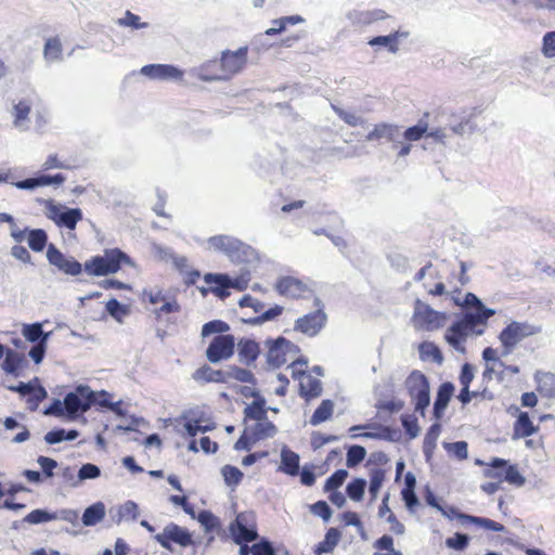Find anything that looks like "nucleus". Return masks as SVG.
<instances>
[{
  "mask_svg": "<svg viewBox=\"0 0 555 555\" xmlns=\"http://www.w3.org/2000/svg\"><path fill=\"white\" fill-rule=\"evenodd\" d=\"M133 266L132 259L119 248H107L103 255H96L83 264L85 272L90 276H106L117 273L121 268Z\"/></svg>",
  "mask_w": 555,
  "mask_h": 555,
  "instance_id": "f257e3e1",
  "label": "nucleus"
},
{
  "mask_svg": "<svg viewBox=\"0 0 555 555\" xmlns=\"http://www.w3.org/2000/svg\"><path fill=\"white\" fill-rule=\"evenodd\" d=\"M486 324L482 323V318L473 315L472 312H466L463 318L454 322L446 332L444 339L455 350L464 352V344L470 335H481L485 332Z\"/></svg>",
  "mask_w": 555,
  "mask_h": 555,
  "instance_id": "f03ea898",
  "label": "nucleus"
},
{
  "mask_svg": "<svg viewBox=\"0 0 555 555\" xmlns=\"http://www.w3.org/2000/svg\"><path fill=\"white\" fill-rule=\"evenodd\" d=\"M542 328L528 322L512 321L499 334L502 346V354L507 356L514 351L516 346L525 338L541 333Z\"/></svg>",
  "mask_w": 555,
  "mask_h": 555,
  "instance_id": "7ed1b4c3",
  "label": "nucleus"
},
{
  "mask_svg": "<svg viewBox=\"0 0 555 555\" xmlns=\"http://www.w3.org/2000/svg\"><path fill=\"white\" fill-rule=\"evenodd\" d=\"M449 319L448 313L434 310L421 299L414 301L412 324L420 331L433 332L442 328Z\"/></svg>",
  "mask_w": 555,
  "mask_h": 555,
  "instance_id": "20e7f679",
  "label": "nucleus"
},
{
  "mask_svg": "<svg viewBox=\"0 0 555 555\" xmlns=\"http://www.w3.org/2000/svg\"><path fill=\"white\" fill-rule=\"evenodd\" d=\"M406 388L414 402V409L423 413L429 405V384L426 376L420 371H413L406 378Z\"/></svg>",
  "mask_w": 555,
  "mask_h": 555,
  "instance_id": "39448f33",
  "label": "nucleus"
},
{
  "mask_svg": "<svg viewBox=\"0 0 555 555\" xmlns=\"http://www.w3.org/2000/svg\"><path fill=\"white\" fill-rule=\"evenodd\" d=\"M154 539L162 547L168 551H172L173 543L181 547H188L193 544L191 532L175 522L168 524Z\"/></svg>",
  "mask_w": 555,
  "mask_h": 555,
  "instance_id": "423d86ee",
  "label": "nucleus"
},
{
  "mask_svg": "<svg viewBox=\"0 0 555 555\" xmlns=\"http://www.w3.org/2000/svg\"><path fill=\"white\" fill-rule=\"evenodd\" d=\"M229 531L236 544L257 540L258 532L253 513H240L230 524Z\"/></svg>",
  "mask_w": 555,
  "mask_h": 555,
  "instance_id": "0eeeda50",
  "label": "nucleus"
},
{
  "mask_svg": "<svg viewBox=\"0 0 555 555\" xmlns=\"http://www.w3.org/2000/svg\"><path fill=\"white\" fill-rule=\"evenodd\" d=\"M235 338L231 334L215 336L205 352L210 363H219L231 359L235 352Z\"/></svg>",
  "mask_w": 555,
  "mask_h": 555,
  "instance_id": "6e6552de",
  "label": "nucleus"
},
{
  "mask_svg": "<svg viewBox=\"0 0 555 555\" xmlns=\"http://www.w3.org/2000/svg\"><path fill=\"white\" fill-rule=\"evenodd\" d=\"M46 216L57 227H65L74 230L77 223L82 220V211L79 208H68L62 211V206L55 204L52 199L46 201Z\"/></svg>",
  "mask_w": 555,
  "mask_h": 555,
  "instance_id": "1a4fd4ad",
  "label": "nucleus"
},
{
  "mask_svg": "<svg viewBox=\"0 0 555 555\" xmlns=\"http://www.w3.org/2000/svg\"><path fill=\"white\" fill-rule=\"evenodd\" d=\"M94 403L93 390L88 386H78L75 391L64 398L65 411L69 416L87 412Z\"/></svg>",
  "mask_w": 555,
  "mask_h": 555,
  "instance_id": "9d476101",
  "label": "nucleus"
},
{
  "mask_svg": "<svg viewBox=\"0 0 555 555\" xmlns=\"http://www.w3.org/2000/svg\"><path fill=\"white\" fill-rule=\"evenodd\" d=\"M47 258L52 266L67 275L77 276L82 272L83 266L78 260L65 256L52 244L48 247Z\"/></svg>",
  "mask_w": 555,
  "mask_h": 555,
  "instance_id": "9b49d317",
  "label": "nucleus"
},
{
  "mask_svg": "<svg viewBox=\"0 0 555 555\" xmlns=\"http://www.w3.org/2000/svg\"><path fill=\"white\" fill-rule=\"evenodd\" d=\"M8 389L20 393L23 397L28 396L27 404L28 409L31 411H35L39 403L47 397V391L41 385H39V379L37 377L29 383L20 382L15 386H8Z\"/></svg>",
  "mask_w": 555,
  "mask_h": 555,
  "instance_id": "f8f14e48",
  "label": "nucleus"
},
{
  "mask_svg": "<svg viewBox=\"0 0 555 555\" xmlns=\"http://www.w3.org/2000/svg\"><path fill=\"white\" fill-rule=\"evenodd\" d=\"M184 429L188 436L194 438L198 433L211 431L216 428V423L204 412L190 411L183 415Z\"/></svg>",
  "mask_w": 555,
  "mask_h": 555,
  "instance_id": "ddd939ff",
  "label": "nucleus"
},
{
  "mask_svg": "<svg viewBox=\"0 0 555 555\" xmlns=\"http://www.w3.org/2000/svg\"><path fill=\"white\" fill-rule=\"evenodd\" d=\"M247 47H242L236 51L227 50L221 53L220 61L228 79L232 78L245 67L247 63Z\"/></svg>",
  "mask_w": 555,
  "mask_h": 555,
  "instance_id": "4468645a",
  "label": "nucleus"
},
{
  "mask_svg": "<svg viewBox=\"0 0 555 555\" xmlns=\"http://www.w3.org/2000/svg\"><path fill=\"white\" fill-rule=\"evenodd\" d=\"M326 315L321 310L308 313L295 322V330L310 337L315 336L324 326Z\"/></svg>",
  "mask_w": 555,
  "mask_h": 555,
  "instance_id": "2eb2a0df",
  "label": "nucleus"
},
{
  "mask_svg": "<svg viewBox=\"0 0 555 555\" xmlns=\"http://www.w3.org/2000/svg\"><path fill=\"white\" fill-rule=\"evenodd\" d=\"M275 291L284 297L300 298L308 291L307 285L299 279L282 276L276 281Z\"/></svg>",
  "mask_w": 555,
  "mask_h": 555,
  "instance_id": "dca6fc26",
  "label": "nucleus"
},
{
  "mask_svg": "<svg viewBox=\"0 0 555 555\" xmlns=\"http://www.w3.org/2000/svg\"><path fill=\"white\" fill-rule=\"evenodd\" d=\"M141 73L153 79H180L182 72L177 67L167 64H151L142 67Z\"/></svg>",
  "mask_w": 555,
  "mask_h": 555,
  "instance_id": "f3484780",
  "label": "nucleus"
},
{
  "mask_svg": "<svg viewBox=\"0 0 555 555\" xmlns=\"http://www.w3.org/2000/svg\"><path fill=\"white\" fill-rule=\"evenodd\" d=\"M388 18V14L380 9L367 10V11H353L349 15V20L354 27H365L375 22L384 21Z\"/></svg>",
  "mask_w": 555,
  "mask_h": 555,
  "instance_id": "a211bd4d",
  "label": "nucleus"
},
{
  "mask_svg": "<svg viewBox=\"0 0 555 555\" xmlns=\"http://www.w3.org/2000/svg\"><path fill=\"white\" fill-rule=\"evenodd\" d=\"M65 181V176L62 173H56L53 176L41 175L35 178H28L25 180L17 181L15 183L16 188L21 190H33L37 186H44L50 184L61 185Z\"/></svg>",
  "mask_w": 555,
  "mask_h": 555,
  "instance_id": "6ab92c4d",
  "label": "nucleus"
},
{
  "mask_svg": "<svg viewBox=\"0 0 555 555\" xmlns=\"http://www.w3.org/2000/svg\"><path fill=\"white\" fill-rule=\"evenodd\" d=\"M299 392L302 398L310 400L322 393V383L309 373H301L299 376Z\"/></svg>",
  "mask_w": 555,
  "mask_h": 555,
  "instance_id": "aec40b11",
  "label": "nucleus"
},
{
  "mask_svg": "<svg viewBox=\"0 0 555 555\" xmlns=\"http://www.w3.org/2000/svg\"><path fill=\"white\" fill-rule=\"evenodd\" d=\"M192 378L197 383H218L227 384L225 371L215 370L208 364H203L192 374Z\"/></svg>",
  "mask_w": 555,
  "mask_h": 555,
  "instance_id": "412c9836",
  "label": "nucleus"
},
{
  "mask_svg": "<svg viewBox=\"0 0 555 555\" xmlns=\"http://www.w3.org/2000/svg\"><path fill=\"white\" fill-rule=\"evenodd\" d=\"M240 361L246 365L254 363L260 354L259 344L250 338H241L237 343Z\"/></svg>",
  "mask_w": 555,
  "mask_h": 555,
  "instance_id": "4be33fe9",
  "label": "nucleus"
},
{
  "mask_svg": "<svg viewBox=\"0 0 555 555\" xmlns=\"http://www.w3.org/2000/svg\"><path fill=\"white\" fill-rule=\"evenodd\" d=\"M455 517L462 525H476L485 530L495 532H503L505 530V527L502 524L489 518L473 516L464 513H455Z\"/></svg>",
  "mask_w": 555,
  "mask_h": 555,
  "instance_id": "5701e85b",
  "label": "nucleus"
},
{
  "mask_svg": "<svg viewBox=\"0 0 555 555\" xmlns=\"http://www.w3.org/2000/svg\"><path fill=\"white\" fill-rule=\"evenodd\" d=\"M198 77L205 81L228 79L220 59L210 60L201 65L198 68Z\"/></svg>",
  "mask_w": 555,
  "mask_h": 555,
  "instance_id": "b1692460",
  "label": "nucleus"
},
{
  "mask_svg": "<svg viewBox=\"0 0 555 555\" xmlns=\"http://www.w3.org/2000/svg\"><path fill=\"white\" fill-rule=\"evenodd\" d=\"M399 134V127L396 125L379 122L365 135L369 142H378L383 139L387 141H395Z\"/></svg>",
  "mask_w": 555,
  "mask_h": 555,
  "instance_id": "393cba45",
  "label": "nucleus"
},
{
  "mask_svg": "<svg viewBox=\"0 0 555 555\" xmlns=\"http://www.w3.org/2000/svg\"><path fill=\"white\" fill-rule=\"evenodd\" d=\"M205 282L209 285L210 292L219 298H225L230 295L229 288L233 285L225 274L207 273L204 276Z\"/></svg>",
  "mask_w": 555,
  "mask_h": 555,
  "instance_id": "a878e982",
  "label": "nucleus"
},
{
  "mask_svg": "<svg viewBox=\"0 0 555 555\" xmlns=\"http://www.w3.org/2000/svg\"><path fill=\"white\" fill-rule=\"evenodd\" d=\"M255 422L254 425L245 428L251 435L254 441H260L275 436L278 429L271 421L263 418Z\"/></svg>",
  "mask_w": 555,
  "mask_h": 555,
  "instance_id": "bb28decb",
  "label": "nucleus"
},
{
  "mask_svg": "<svg viewBox=\"0 0 555 555\" xmlns=\"http://www.w3.org/2000/svg\"><path fill=\"white\" fill-rule=\"evenodd\" d=\"M299 462V455L287 447H284L281 450V464L279 470L289 476H297L300 468Z\"/></svg>",
  "mask_w": 555,
  "mask_h": 555,
  "instance_id": "cd10ccee",
  "label": "nucleus"
},
{
  "mask_svg": "<svg viewBox=\"0 0 555 555\" xmlns=\"http://www.w3.org/2000/svg\"><path fill=\"white\" fill-rule=\"evenodd\" d=\"M2 362V370L14 376H18L25 364V357L12 349H7Z\"/></svg>",
  "mask_w": 555,
  "mask_h": 555,
  "instance_id": "c85d7f7f",
  "label": "nucleus"
},
{
  "mask_svg": "<svg viewBox=\"0 0 555 555\" xmlns=\"http://www.w3.org/2000/svg\"><path fill=\"white\" fill-rule=\"evenodd\" d=\"M341 533L337 528H330L326 531L324 539L314 546V555H324L332 553L339 543Z\"/></svg>",
  "mask_w": 555,
  "mask_h": 555,
  "instance_id": "c756f323",
  "label": "nucleus"
},
{
  "mask_svg": "<svg viewBox=\"0 0 555 555\" xmlns=\"http://www.w3.org/2000/svg\"><path fill=\"white\" fill-rule=\"evenodd\" d=\"M537 390L548 398L555 397V374L551 372H537L534 375Z\"/></svg>",
  "mask_w": 555,
  "mask_h": 555,
  "instance_id": "7c9ffc66",
  "label": "nucleus"
},
{
  "mask_svg": "<svg viewBox=\"0 0 555 555\" xmlns=\"http://www.w3.org/2000/svg\"><path fill=\"white\" fill-rule=\"evenodd\" d=\"M454 387L451 383H443L437 392L434 403V413L436 417H440L453 395Z\"/></svg>",
  "mask_w": 555,
  "mask_h": 555,
  "instance_id": "2f4dec72",
  "label": "nucleus"
},
{
  "mask_svg": "<svg viewBox=\"0 0 555 555\" xmlns=\"http://www.w3.org/2000/svg\"><path fill=\"white\" fill-rule=\"evenodd\" d=\"M537 430L533 422L527 412H520L514 423V437L526 438L532 436Z\"/></svg>",
  "mask_w": 555,
  "mask_h": 555,
  "instance_id": "473e14b6",
  "label": "nucleus"
},
{
  "mask_svg": "<svg viewBox=\"0 0 555 555\" xmlns=\"http://www.w3.org/2000/svg\"><path fill=\"white\" fill-rule=\"evenodd\" d=\"M263 418H268L266 400L262 397H257L244 409V420L260 421Z\"/></svg>",
  "mask_w": 555,
  "mask_h": 555,
  "instance_id": "72a5a7b5",
  "label": "nucleus"
},
{
  "mask_svg": "<svg viewBox=\"0 0 555 555\" xmlns=\"http://www.w3.org/2000/svg\"><path fill=\"white\" fill-rule=\"evenodd\" d=\"M465 305L472 306L476 309L475 313H472L473 315H479L482 318V323L487 325V321L495 314V311L493 309L487 308L479 298L473 294L467 293L465 296Z\"/></svg>",
  "mask_w": 555,
  "mask_h": 555,
  "instance_id": "f704fd0d",
  "label": "nucleus"
},
{
  "mask_svg": "<svg viewBox=\"0 0 555 555\" xmlns=\"http://www.w3.org/2000/svg\"><path fill=\"white\" fill-rule=\"evenodd\" d=\"M418 352L422 360H431L437 364L443 362V356L439 347L433 341H423L418 346Z\"/></svg>",
  "mask_w": 555,
  "mask_h": 555,
  "instance_id": "c9c22d12",
  "label": "nucleus"
},
{
  "mask_svg": "<svg viewBox=\"0 0 555 555\" xmlns=\"http://www.w3.org/2000/svg\"><path fill=\"white\" fill-rule=\"evenodd\" d=\"M334 412V403L330 399L323 400L310 417V424L315 426L328 421Z\"/></svg>",
  "mask_w": 555,
  "mask_h": 555,
  "instance_id": "e433bc0d",
  "label": "nucleus"
},
{
  "mask_svg": "<svg viewBox=\"0 0 555 555\" xmlns=\"http://www.w3.org/2000/svg\"><path fill=\"white\" fill-rule=\"evenodd\" d=\"M105 516V507L101 502L94 503L87 507L82 514V522L85 526H94Z\"/></svg>",
  "mask_w": 555,
  "mask_h": 555,
  "instance_id": "4c0bfd02",
  "label": "nucleus"
},
{
  "mask_svg": "<svg viewBox=\"0 0 555 555\" xmlns=\"http://www.w3.org/2000/svg\"><path fill=\"white\" fill-rule=\"evenodd\" d=\"M22 334L26 340L30 343H47L49 334L43 333L41 323H33V324H24L22 328Z\"/></svg>",
  "mask_w": 555,
  "mask_h": 555,
  "instance_id": "58836bf2",
  "label": "nucleus"
},
{
  "mask_svg": "<svg viewBox=\"0 0 555 555\" xmlns=\"http://www.w3.org/2000/svg\"><path fill=\"white\" fill-rule=\"evenodd\" d=\"M370 476V486L369 491L372 496V500L377 498V494L386 479V470L382 467H373L369 472Z\"/></svg>",
  "mask_w": 555,
  "mask_h": 555,
  "instance_id": "ea45409f",
  "label": "nucleus"
},
{
  "mask_svg": "<svg viewBox=\"0 0 555 555\" xmlns=\"http://www.w3.org/2000/svg\"><path fill=\"white\" fill-rule=\"evenodd\" d=\"M505 466L506 460L494 457L490 463L487 464V468L483 470V475L489 479L503 482Z\"/></svg>",
  "mask_w": 555,
  "mask_h": 555,
  "instance_id": "a19ab883",
  "label": "nucleus"
},
{
  "mask_svg": "<svg viewBox=\"0 0 555 555\" xmlns=\"http://www.w3.org/2000/svg\"><path fill=\"white\" fill-rule=\"evenodd\" d=\"M374 555H403L393 546V539L388 534H384L377 539L374 544Z\"/></svg>",
  "mask_w": 555,
  "mask_h": 555,
  "instance_id": "79ce46f5",
  "label": "nucleus"
},
{
  "mask_svg": "<svg viewBox=\"0 0 555 555\" xmlns=\"http://www.w3.org/2000/svg\"><path fill=\"white\" fill-rule=\"evenodd\" d=\"M227 374V383L230 380H236L240 383H247V384H254L255 377L251 371L240 367L237 365H231L228 371H225Z\"/></svg>",
  "mask_w": 555,
  "mask_h": 555,
  "instance_id": "37998d69",
  "label": "nucleus"
},
{
  "mask_svg": "<svg viewBox=\"0 0 555 555\" xmlns=\"http://www.w3.org/2000/svg\"><path fill=\"white\" fill-rule=\"evenodd\" d=\"M302 18L299 15L285 16L278 20L272 21V27L268 28L264 34L267 36H274L281 34L286 29L288 25H295L301 22Z\"/></svg>",
  "mask_w": 555,
  "mask_h": 555,
  "instance_id": "c03bdc74",
  "label": "nucleus"
},
{
  "mask_svg": "<svg viewBox=\"0 0 555 555\" xmlns=\"http://www.w3.org/2000/svg\"><path fill=\"white\" fill-rule=\"evenodd\" d=\"M63 48L59 37L49 38L46 41L43 55L48 61H59L62 59Z\"/></svg>",
  "mask_w": 555,
  "mask_h": 555,
  "instance_id": "a18cd8bd",
  "label": "nucleus"
},
{
  "mask_svg": "<svg viewBox=\"0 0 555 555\" xmlns=\"http://www.w3.org/2000/svg\"><path fill=\"white\" fill-rule=\"evenodd\" d=\"M398 39L399 33L395 31L387 36L374 37L369 41V44L372 47L385 46L388 49V51H390L391 53H396L399 50Z\"/></svg>",
  "mask_w": 555,
  "mask_h": 555,
  "instance_id": "49530a36",
  "label": "nucleus"
},
{
  "mask_svg": "<svg viewBox=\"0 0 555 555\" xmlns=\"http://www.w3.org/2000/svg\"><path fill=\"white\" fill-rule=\"evenodd\" d=\"M440 431H441V426L438 423L433 424L428 428V430L425 435V438H424V443H423V450H424L425 454L430 455L433 453L434 449L436 448Z\"/></svg>",
  "mask_w": 555,
  "mask_h": 555,
  "instance_id": "de8ad7c7",
  "label": "nucleus"
},
{
  "mask_svg": "<svg viewBox=\"0 0 555 555\" xmlns=\"http://www.w3.org/2000/svg\"><path fill=\"white\" fill-rule=\"evenodd\" d=\"M230 331V325L222 320H212L205 323L202 327V336L206 337L212 334L225 335Z\"/></svg>",
  "mask_w": 555,
  "mask_h": 555,
  "instance_id": "09e8293b",
  "label": "nucleus"
},
{
  "mask_svg": "<svg viewBox=\"0 0 555 555\" xmlns=\"http://www.w3.org/2000/svg\"><path fill=\"white\" fill-rule=\"evenodd\" d=\"M105 309L107 313L114 318L116 321L121 322L122 319L129 314L130 310L128 306L121 305L117 299L113 298L109 299L106 305Z\"/></svg>",
  "mask_w": 555,
  "mask_h": 555,
  "instance_id": "8fccbe9b",
  "label": "nucleus"
},
{
  "mask_svg": "<svg viewBox=\"0 0 555 555\" xmlns=\"http://www.w3.org/2000/svg\"><path fill=\"white\" fill-rule=\"evenodd\" d=\"M366 481L363 478H354L346 488L347 495L356 502L363 499Z\"/></svg>",
  "mask_w": 555,
  "mask_h": 555,
  "instance_id": "3c124183",
  "label": "nucleus"
},
{
  "mask_svg": "<svg viewBox=\"0 0 555 555\" xmlns=\"http://www.w3.org/2000/svg\"><path fill=\"white\" fill-rule=\"evenodd\" d=\"M77 436H78V433L76 430L66 431L65 429L60 428V429H54V430L47 433L44 436V440L49 444H55L63 440H74L77 438Z\"/></svg>",
  "mask_w": 555,
  "mask_h": 555,
  "instance_id": "603ef678",
  "label": "nucleus"
},
{
  "mask_svg": "<svg viewBox=\"0 0 555 555\" xmlns=\"http://www.w3.org/2000/svg\"><path fill=\"white\" fill-rule=\"evenodd\" d=\"M56 518H57V516L55 513H49L44 509L38 508V509H34L29 514H27L23 520L30 525H38V524L54 520Z\"/></svg>",
  "mask_w": 555,
  "mask_h": 555,
  "instance_id": "864d4df0",
  "label": "nucleus"
},
{
  "mask_svg": "<svg viewBox=\"0 0 555 555\" xmlns=\"http://www.w3.org/2000/svg\"><path fill=\"white\" fill-rule=\"evenodd\" d=\"M283 312V307L275 305L270 309L263 311L260 315L245 320L246 323L251 325L262 324L263 322L273 320L280 317Z\"/></svg>",
  "mask_w": 555,
  "mask_h": 555,
  "instance_id": "5fc2aeb1",
  "label": "nucleus"
},
{
  "mask_svg": "<svg viewBox=\"0 0 555 555\" xmlns=\"http://www.w3.org/2000/svg\"><path fill=\"white\" fill-rule=\"evenodd\" d=\"M348 477V472L346 469H338L334 474H332L325 481L323 490L324 492H328L332 490H338L345 480Z\"/></svg>",
  "mask_w": 555,
  "mask_h": 555,
  "instance_id": "6e6d98bb",
  "label": "nucleus"
},
{
  "mask_svg": "<svg viewBox=\"0 0 555 555\" xmlns=\"http://www.w3.org/2000/svg\"><path fill=\"white\" fill-rule=\"evenodd\" d=\"M47 233L41 230H33L28 235V245L34 251H41L47 244Z\"/></svg>",
  "mask_w": 555,
  "mask_h": 555,
  "instance_id": "4d7b16f0",
  "label": "nucleus"
},
{
  "mask_svg": "<svg viewBox=\"0 0 555 555\" xmlns=\"http://www.w3.org/2000/svg\"><path fill=\"white\" fill-rule=\"evenodd\" d=\"M428 131V124L426 121H418L417 125L409 127L403 132V138L406 141L413 142L421 140L424 135H426Z\"/></svg>",
  "mask_w": 555,
  "mask_h": 555,
  "instance_id": "13d9d810",
  "label": "nucleus"
},
{
  "mask_svg": "<svg viewBox=\"0 0 555 555\" xmlns=\"http://www.w3.org/2000/svg\"><path fill=\"white\" fill-rule=\"evenodd\" d=\"M284 338H279L274 341L273 346L269 348L268 360L274 366H280L286 362L285 353L281 352L280 345L284 344Z\"/></svg>",
  "mask_w": 555,
  "mask_h": 555,
  "instance_id": "bf43d9fd",
  "label": "nucleus"
},
{
  "mask_svg": "<svg viewBox=\"0 0 555 555\" xmlns=\"http://www.w3.org/2000/svg\"><path fill=\"white\" fill-rule=\"evenodd\" d=\"M221 472L225 483L232 487L237 486L242 481L244 476L243 473L237 467L232 465L223 466Z\"/></svg>",
  "mask_w": 555,
  "mask_h": 555,
  "instance_id": "052dcab7",
  "label": "nucleus"
},
{
  "mask_svg": "<svg viewBox=\"0 0 555 555\" xmlns=\"http://www.w3.org/2000/svg\"><path fill=\"white\" fill-rule=\"evenodd\" d=\"M366 455V451L362 446H351L347 452L346 464L348 467H354L360 464Z\"/></svg>",
  "mask_w": 555,
  "mask_h": 555,
  "instance_id": "680f3d73",
  "label": "nucleus"
},
{
  "mask_svg": "<svg viewBox=\"0 0 555 555\" xmlns=\"http://www.w3.org/2000/svg\"><path fill=\"white\" fill-rule=\"evenodd\" d=\"M503 481L520 487L525 483L526 479L515 465H508V462L506 461Z\"/></svg>",
  "mask_w": 555,
  "mask_h": 555,
  "instance_id": "e2e57ef3",
  "label": "nucleus"
},
{
  "mask_svg": "<svg viewBox=\"0 0 555 555\" xmlns=\"http://www.w3.org/2000/svg\"><path fill=\"white\" fill-rule=\"evenodd\" d=\"M166 296L164 291L159 287L144 288L141 294V300L151 305H157L165 301Z\"/></svg>",
  "mask_w": 555,
  "mask_h": 555,
  "instance_id": "0e129e2a",
  "label": "nucleus"
},
{
  "mask_svg": "<svg viewBox=\"0 0 555 555\" xmlns=\"http://www.w3.org/2000/svg\"><path fill=\"white\" fill-rule=\"evenodd\" d=\"M198 521L207 531L217 530L221 526L219 518L209 511L201 512L198 515Z\"/></svg>",
  "mask_w": 555,
  "mask_h": 555,
  "instance_id": "69168bd1",
  "label": "nucleus"
},
{
  "mask_svg": "<svg viewBox=\"0 0 555 555\" xmlns=\"http://www.w3.org/2000/svg\"><path fill=\"white\" fill-rule=\"evenodd\" d=\"M334 112L337 116L344 120L348 126L357 127L364 124V120L358 116L356 113L345 111L340 107L333 106Z\"/></svg>",
  "mask_w": 555,
  "mask_h": 555,
  "instance_id": "338daca9",
  "label": "nucleus"
},
{
  "mask_svg": "<svg viewBox=\"0 0 555 555\" xmlns=\"http://www.w3.org/2000/svg\"><path fill=\"white\" fill-rule=\"evenodd\" d=\"M542 53L545 57H555V30L543 36Z\"/></svg>",
  "mask_w": 555,
  "mask_h": 555,
  "instance_id": "774afa93",
  "label": "nucleus"
}]
</instances>
